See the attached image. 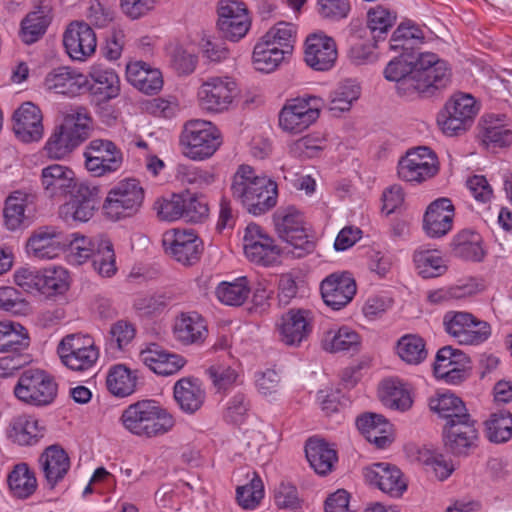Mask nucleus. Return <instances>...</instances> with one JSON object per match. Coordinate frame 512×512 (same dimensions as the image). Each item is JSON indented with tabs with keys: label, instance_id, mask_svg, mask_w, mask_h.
<instances>
[{
	"label": "nucleus",
	"instance_id": "nucleus-21",
	"mask_svg": "<svg viewBox=\"0 0 512 512\" xmlns=\"http://www.w3.org/2000/svg\"><path fill=\"white\" fill-rule=\"evenodd\" d=\"M305 62L316 71L330 70L337 59L335 41L326 35L313 34L305 42Z\"/></svg>",
	"mask_w": 512,
	"mask_h": 512
},
{
	"label": "nucleus",
	"instance_id": "nucleus-31",
	"mask_svg": "<svg viewBox=\"0 0 512 512\" xmlns=\"http://www.w3.org/2000/svg\"><path fill=\"white\" fill-rule=\"evenodd\" d=\"M126 74L131 85L145 94L157 93L163 86L161 72L142 61L128 64Z\"/></svg>",
	"mask_w": 512,
	"mask_h": 512
},
{
	"label": "nucleus",
	"instance_id": "nucleus-19",
	"mask_svg": "<svg viewBox=\"0 0 512 512\" xmlns=\"http://www.w3.org/2000/svg\"><path fill=\"white\" fill-rule=\"evenodd\" d=\"M80 184L74 171L67 166L52 164L42 169L41 185L47 198L62 200Z\"/></svg>",
	"mask_w": 512,
	"mask_h": 512
},
{
	"label": "nucleus",
	"instance_id": "nucleus-6",
	"mask_svg": "<svg viewBox=\"0 0 512 512\" xmlns=\"http://www.w3.org/2000/svg\"><path fill=\"white\" fill-rule=\"evenodd\" d=\"M144 189L138 180L128 178L119 181L108 192L103 204L105 215L114 221L132 217L141 208Z\"/></svg>",
	"mask_w": 512,
	"mask_h": 512
},
{
	"label": "nucleus",
	"instance_id": "nucleus-57",
	"mask_svg": "<svg viewBox=\"0 0 512 512\" xmlns=\"http://www.w3.org/2000/svg\"><path fill=\"white\" fill-rule=\"evenodd\" d=\"M359 343V335L348 327H341L335 332L329 331L323 340L324 349L330 352L350 350Z\"/></svg>",
	"mask_w": 512,
	"mask_h": 512
},
{
	"label": "nucleus",
	"instance_id": "nucleus-10",
	"mask_svg": "<svg viewBox=\"0 0 512 512\" xmlns=\"http://www.w3.org/2000/svg\"><path fill=\"white\" fill-rule=\"evenodd\" d=\"M322 100L316 96H303L287 100L279 113L280 128L299 134L312 125L320 115Z\"/></svg>",
	"mask_w": 512,
	"mask_h": 512
},
{
	"label": "nucleus",
	"instance_id": "nucleus-4",
	"mask_svg": "<svg viewBox=\"0 0 512 512\" xmlns=\"http://www.w3.org/2000/svg\"><path fill=\"white\" fill-rule=\"evenodd\" d=\"M276 233L289 244V251L294 257L301 258L315 249L313 237L307 233L302 214L294 207L278 209L273 215Z\"/></svg>",
	"mask_w": 512,
	"mask_h": 512
},
{
	"label": "nucleus",
	"instance_id": "nucleus-49",
	"mask_svg": "<svg viewBox=\"0 0 512 512\" xmlns=\"http://www.w3.org/2000/svg\"><path fill=\"white\" fill-rule=\"evenodd\" d=\"M397 354L407 364L418 365L427 357L425 342L418 335H404L397 342Z\"/></svg>",
	"mask_w": 512,
	"mask_h": 512
},
{
	"label": "nucleus",
	"instance_id": "nucleus-8",
	"mask_svg": "<svg viewBox=\"0 0 512 512\" xmlns=\"http://www.w3.org/2000/svg\"><path fill=\"white\" fill-rule=\"evenodd\" d=\"M54 378L44 370L28 369L19 377L14 394L20 401L33 406L51 404L57 396Z\"/></svg>",
	"mask_w": 512,
	"mask_h": 512
},
{
	"label": "nucleus",
	"instance_id": "nucleus-1",
	"mask_svg": "<svg viewBox=\"0 0 512 512\" xmlns=\"http://www.w3.org/2000/svg\"><path fill=\"white\" fill-rule=\"evenodd\" d=\"M230 190L234 200L255 216L265 214L277 203V183L247 164L237 168Z\"/></svg>",
	"mask_w": 512,
	"mask_h": 512
},
{
	"label": "nucleus",
	"instance_id": "nucleus-36",
	"mask_svg": "<svg viewBox=\"0 0 512 512\" xmlns=\"http://www.w3.org/2000/svg\"><path fill=\"white\" fill-rule=\"evenodd\" d=\"M174 398L181 410L193 414L205 401V391L197 379L182 378L174 385Z\"/></svg>",
	"mask_w": 512,
	"mask_h": 512
},
{
	"label": "nucleus",
	"instance_id": "nucleus-11",
	"mask_svg": "<svg viewBox=\"0 0 512 512\" xmlns=\"http://www.w3.org/2000/svg\"><path fill=\"white\" fill-rule=\"evenodd\" d=\"M237 95V83L230 77H210L198 91L201 108L214 113L228 110Z\"/></svg>",
	"mask_w": 512,
	"mask_h": 512
},
{
	"label": "nucleus",
	"instance_id": "nucleus-38",
	"mask_svg": "<svg viewBox=\"0 0 512 512\" xmlns=\"http://www.w3.org/2000/svg\"><path fill=\"white\" fill-rule=\"evenodd\" d=\"M89 75L92 83L88 80V87L85 90L98 95L102 101L111 100L119 95L120 79L113 70L92 67Z\"/></svg>",
	"mask_w": 512,
	"mask_h": 512
},
{
	"label": "nucleus",
	"instance_id": "nucleus-64",
	"mask_svg": "<svg viewBox=\"0 0 512 512\" xmlns=\"http://www.w3.org/2000/svg\"><path fill=\"white\" fill-rule=\"evenodd\" d=\"M185 198L180 195H172L170 199H163L155 203V209L161 220L174 221L183 218Z\"/></svg>",
	"mask_w": 512,
	"mask_h": 512
},
{
	"label": "nucleus",
	"instance_id": "nucleus-26",
	"mask_svg": "<svg viewBox=\"0 0 512 512\" xmlns=\"http://www.w3.org/2000/svg\"><path fill=\"white\" fill-rule=\"evenodd\" d=\"M310 311L290 309L277 324L279 337L287 346H298L310 333Z\"/></svg>",
	"mask_w": 512,
	"mask_h": 512
},
{
	"label": "nucleus",
	"instance_id": "nucleus-54",
	"mask_svg": "<svg viewBox=\"0 0 512 512\" xmlns=\"http://www.w3.org/2000/svg\"><path fill=\"white\" fill-rule=\"evenodd\" d=\"M61 125L77 147L89 137L91 118L85 109H79L67 114Z\"/></svg>",
	"mask_w": 512,
	"mask_h": 512
},
{
	"label": "nucleus",
	"instance_id": "nucleus-34",
	"mask_svg": "<svg viewBox=\"0 0 512 512\" xmlns=\"http://www.w3.org/2000/svg\"><path fill=\"white\" fill-rule=\"evenodd\" d=\"M383 405L391 410L405 412L412 407L413 399L409 387L399 379H386L379 387Z\"/></svg>",
	"mask_w": 512,
	"mask_h": 512
},
{
	"label": "nucleus",
	"instance_id": "nucleus-23",
	"mask_svg": "<svg viewBox=\"0 0 512 512\" xmlns=\"http://www.w3.org/2000/svg\"><path fill=\"white\" fill-rule=\"evenodd\" d=\"M356 293V283L349 273L331 274L321 283L324 302L334 310L346 306Z\"/></svg>",
	"mask_w": 512,
	"mask_h": 512
},
{
	"label": "nucleus",
	"instance_id": "nucleus-22",
	"mask_svg": "<svg viewBox=\"0 0 512 512\" xmlns=\"http://www.w3.org/2000/svg\"><path fill=\"white\" fill-rule=\"evenodd\" d=\"M42 113L32 102L23 103L13 113V131L23 142L38 141L43 136Z\"/></svg>",
	"mask_w": 512,
	"mask_h": 512
},
{
	"label": "nucleus",
	"instance_id": "nucleus-20",
	"mask_svg": "<svg viewBox=\"0 0 512 512\" xmlns=\"http://www.w3.org/2000/svg\"><path fill=\"white\" fill-rule=\"evenodd\" d=\"M63 44L71 58L82 61L95 52L97 40L88 24L73 22L64 32Z\"/></svg>",
	"mask_w": 512,
	"mask_h": 512
},
{
	"label": "nucleus",
	"instance_id": "nucleus-17",
	"mask_svg": "<svg viewBox=\"0 0 512 512\" xmlns=\"http://www.w3.org/2000/svg\"><path fill=\"white\" fill-rule=\"evenodd\" d=\"M243 240L245 255L251 262L270 266L278 261L280 248L274 244L270 236L262 232L260 226L248 225Z\"/></svg>",
	"mask_w": 512,
	"mask_h": 512
},
{
	"label": "nucleus",
	"instance_id": "nucleus-28",
	"mask_svg": "<svg viewBox=\"0 0 512 512\" xmlns=\"http://www.w3.org/2000/svg\"><path fill=\"white\" fill-rule=\"evenodd\" d=\"M45 86L56 93L74 96L88 87V77L69 67H58L47 74Z\"/></svg>",
	"mask_w": 512,
	"mask_h": 512
},
{
	"label": "nucleus",
	"instance_id": "nucleus-12",
	"mask_svg": "<svg viewBox=\"0 0 512 512\" xmlns=\"http://www.w3.org/2000/svg\"><path fill=\"white\" fill-rule=\"evenodd\" d=\"M443 446L454 457H468L477 448L479 431L473 418L458 423L445 424L442 430Z\"/></svg>",
	"mask_w": 512,
	"mask_h": 512
},
{
	"label": "nucleus",
	"instance_id": "nucleus-50",
	"mask_svg": "<svg viewBox=\"0 0 512 512\" xmlns=\"http://www.w3.org/2000/svg\"><path fill=\"white\" fill-rule=\"evenodd\" d=\"M94 270L102 277H111L116 271V259L113 245L108 239H98L92 255Z\"/></svg>",
	"mask_w": 512,
	"mask_h": 512
},
{
	"label": "nucleus",
	"instance_id": "nucleus-63",
	"mask_svg": "<svg viewBox=\"0 0 512 512\" xmlns=\"http://www.w3.org/2000/svg\"><path fill=\"white\" fill-rule=\"evenodd\" d=\"M67 272L62 268L45 269L43 271V281L41 293L62 294L68 289Z\"/></svg>",
	"mask_w": 512,
	"mask_h": 512
},
{
	"label": "nucleus",
	"instance_id": "nucleus-32",
	"mask_svg": "<svg viewBox=\"0 0 512 512\" xmlns=\"http://www.w3.org/2000/svg\"><path fill=\"white\" fill-rule=\"evenodd\" d=\"M207 329L202 317L196 313H181L174 322L173 334L184 345L197 344L206 337Z\"/></svg>",
	"mask_w": 512,
	"mask_h": 512
},
{
	"label": "nucleus",
	"instance_id": "nucleus-14",
	"mask_svg": "<svg viewBox=\"0 0 512 512\" xmlns=\"http://www.w3.org/2000/svg\"><path fill=\"white\" fill-rule=\"evenodd\" d=\"M217 11V27L223 38L237 42L247 34L251 19L244 3L236 0H221Z\"/></svg>",
	"mask_w": 512,
	"mask_h": 512
},
{
	"label": "nucleus",
	"instance_id": "nucleus-40",
	"mask_svg": "<svg viewBox=\"0 0 512 512\" xmlns=\"http://www.w3.org/2000/svg\"><path fill=\"white\" fill-rule=\"evenodd\" d=\"M305 454L310 466L319 475L330 473L337 461L336 451L320 439L310 438L305 446Z\"/></svg>",
	"mask_w": 512,
	"mask_h": 512
},
{
	"label": "nucleus",
	"instance_id": "nucleus-56",
	"mask_svg": "<svg viewBox=\"0 0 512 512\" xmlns=\"http://www.w3.org/2000/svg\"><path fill=\"white\" fill-rule=\"evenodd\" d=\"M360 96V87L351 81L341 84L332 94L329 110L335 115L349 111L352 103Z\"/></svg>",
	"mask_w": 512,
	"mask_h": 512
},
{
	"label": "nucleus",
	"instance_id": "nucleus-5",
	"mask_svg": "<svg viewBox=\"0 0 512 512\" xmlns=\"http://www.w3.org/2000/svg\"><path fill=\"white\" fill-rule=\"evenodd\" d=\"M414 69L415 97H431L451 83L452 71L436 54L425 52L417 56Z\"/></svg>",
	"mask_w": 512,
	"mask_h": 512
},
{
	"label": "nucleus",
	"instance_id": "nucleus-43",
	"mask_svg": "<svg viewBox=\"0 0 512 512\" xmlns=\"http://www.w3.org/2000/svg\"><path fill=\"white\" fill-rule=\"evenodd\" d=\"M452 252L456 257L467 261H482L485 251L482 247V237L471 230H462L451 243Z\"/></svg>",
	"mask_w": 512,
	"mask_h": 512
},
{
	"label": "nucleus",
	"instance_id": "nucleus-58",
	"mask_svg": "<svg viewBox=\"0 0 512 512\" xmlns=\"http://www.w3.org/2000/svg\"><path fill=\"white\" fill-rule=\"evenodd\" d=\"M438 172V167H430L423 165V163H416L408 160L407 157H402L398 163V176L407 182L421 183L427 179L435 176Z\"/></svg>",
	"mask_w": 512,
	"mask_h": 512
},
{
	"label": "nucleus",
	"instance_id": "nucleus-59",
	"mask_svg": "<svg viewBox=\"0 0 512 512\" xmlns=\"http://www.w3.org/2000/svg\"><path fill=\"white\" fill-rule=\"evenodd\" d=\"M469 357L458 349L444 346L438 350L434 363V374L445 372L451 368L469 367Z\"/></svg>",
	"mask_w": 512,
	"mask_h": 512
},
{
	"label": "nucleus",
	"instance_id": "nucleus-15",
	"mask_svg": "<svg viewBox=\"0 0 512 512\" xmlns=\"http://www.w3.org/2000/svg\"><path fill=\"white\" fill-rule=\"evenodd\" d=\"M85 167L94 176L100 177L120 169L123 156L110 140L94 139L84 151Z\"/></svg>",
	"mask_w": 512,
	"mask_h": 512
},
{
	"label": "nucleus",
	"instance_id": "nucleus-37",
	"mask_svg": "<svg viewBox=\"0 0 512 512\" xmlns=\"http://www.w3.org/2000/svg\"><path fill=\"white\" fill-rule=\"evenodd\" d=\"M34 204V196L22 191H14L5 202L4 219L9 230H17L28 220L26 211Z\"/></svg>",
	"mask_w": 512,
	"mask_h": 512
},
{
	"label": "nucleus",
	"instance_id": "nucleus-45",
	"mask_svg": "<svg viewBox=\"0 0 512 512\" xmlns=\"http://www.w3.org/2000/svg\"><path fill=\"white\" fill-rule=\"evenodd\" d=\"M106 383L113 395L126 397L135 391L137 376L126 366L116 365L110 369Z\"/></svg>",
	"mask_w": 512,
	"mask_h": 512
},
{
	"label": "nucleus",
	"instance_id": "nucleus-44",
	"mask_svg": "<svg viewBox=\"0 0 512 512\" xmlns=\"http://www.w3.org/2000/svg\"><path fill=\"white\" fill-rule=\"evenodd\" d=\"M289 57L279 47L273 46L262 37L253 50V64L256 70L270 73Z\"/></svg>",
	"mask_w": 512,
	"mask_h": 512
},
{
	"label": "nucleus",
	"instance_id": "nucleus-41",
	"mask_svg": "<svg viewBox=\"0 0 512 512\" xmlns=\"http://www.w3.org/2000/svg\"><path fill=\"white\" fill-rule=\"evenodd\" d=\"M479 137L487 149L508 147L512 143V130L493 116L485 117L480 122Z\"/></svg>",
	"mask_w": 512,
	"mask_h": 512
},
{
	"label": "nucleus",
	"instance_id": "nucleus-35",
	"mask_svg": "<svg viewBox=\"0 0 512 512\" xmlns=\"http://www.w3.org/2000/svg\"><path fill=\"white\" fill-rule=\"evenodd\" d=\"M30 337L27 329L19 323L0 322V352L30 354Z\"/></svg>",
	"mask_w": 512,
	"mask_h": 512
},
{
	"label": "nucleus",
	"instance_id": "nucleus-2",
	"mask_svg": "<svg viewBox=\"0 0 512 512\" xmlns=\"http://www.w3.org/2000/svg\"><path fill=\"white\" fill-rule=\"evenodd\" d=\"M123 427L138 437L155 438L170 432L174 417L153 400H140L130 404L120 417Z\"/></svg>",
	"mask_w": 512,
	"mask_h": 512
},
{
	"label": "nucleus",
	"instance_id": "nucleus-29",
	"mask_svg": "<svg viewBox=\"0 0 512 512\" xmlns=\"http://www.w3.org/2000/svg\"><path fill=\"white\" fill-rule=\"evenodd\" d=\"M139 357L150 370L163 376L173 375L185 365L182 356L169 353L155 343L142 350Z\"/></svg>",
	"mask_w": 512,
	"mask_h": 512
},
{
	"label": "nucleus",
	"instance_id": "nucleus-48",
	"mask_svg": "<svg viewBox=\"0 0 512 512\" xmlns=\"http://www.w3.org/2000/svg\"><path fill=\"white\" fill-rule=\"evenodd\" d=\"M250 294L246 277L233 282H221L216 288V296L220 302L229 306H241Z\"/></svg>",
	"mask_w": 512,
	"mask_h": 512
},
{
	"label": "nucleus",
	"instance_id": "nucleus-27",
	"mask_svg": "<svg viewBox=\"0 0 512 512\" xmlns=\"http://www.w3.org/2000/svg\"><path fill=\"white\" fill-rule=\"evenodd\" d=\"M65 245L62 232L54 227H42L29 237L27 251L40 260L53 259L59 255Z\"/></svg>",
	"mask_w": 512,
	"mask_h": 512
},
{
	"label": "nucleus",
	"instance_id": "nucleus-60",
	"mask_svg": "<svg viewBox=\"0 0 512 512\" xmlns=\"http://www.w3.org/2000/svg\"><path fill=\"white\" fill-rule=\"evenodd\" d=\"M263 495V483L255 473L248 484L238 486L236 490L237 501L245 509L255 508L263 498Z\"/></svg>",
	"mask_w": 512,
	"mask_h": 512
},
{
	"label": "nucleus",
	"instance_id": "nucleus-33",
	"mask_svg": "<svg viewBox=\"0 0 512 512\" xmlns=\"http://www.w3.org/2000/svg\"><path fill=\"white\" fill-rule=\"evenodd\" d=\"M359 431L377 448H385L391 443L390 424L380 414L366 413L357 418Z\"/></svg>",
	"mask_w": 512,
	"mask_h": 512
},
{
	"label": "nucleus",
	"instance_id": "nucleus-51",
	"mask_svg": "<svg viewBox=\"0 0 512 512\" xmlns=\"http://www.w3.org/2000/svg\"><path fill=\"white\" fill-rule=\"evenodd\" d=\"M485 426L487 438L491 442H506L512 437V414L507 410L492 413Z\"/></svg>",
	"mask_w": 512,
	"mask_h": 512
},
{
	"label": "nucleus",
	"instance_id": "nucleus-46",
	"mask_svg": "<svg viewBox=\"0 0 512 512\" xmlns=\"http://www.w3.org/2000/svg\"><path fill=\"white\" fill-rule=\"evenodd\" d=\"M8 485L18 498H27L34 493L37 481L26 463L17 464L8 475Z\"/></svg>",
	"mask_w": 512,
	"mask_h": 512
},
{
	"label": "nucleus",
	"instance_id": "nucleus-62",
	"mask_svg": "<svg viewBox=\"0 0 512 512\" xmlns=\"http://www.w3.org/2000/svg\"><path fill=\"white\" fill-rule=\"evenodd\" d=\"M207 374L217 391H226L236 383L238 373L231 366L217 363L207 369Z\"/></svg>",
	"mask_w": 512,
	"mask_h": 512
},
{
	"label": "nucleus",
	"instance_id": "nucleus-53",
	"mask_svg": "<svg viewBox=\"0 0 512 512\" xmlns=\"http://www.w3.org/2000/svg\"><path fill=\"white\" fill-rule=\"evenodd\" d=\"M297 29L295 25L287 22H279L270 28L262 38L279 47L288 56L292 55L294 43L296 41Z\"/></svg>",
	"mask_w": 512,
	"mask_h": 512
},
{
	"label": "nucleus",
	"instance_id": "nucleus-7",
	"mask_svg": "<svg viewBox=\"0 0 512 512\" xmlns=\"http://www.w3.org/2000/svg\"><path fill=\"white\" fill-rule=\"evenodd\" d=\"M478 110L476 100L472 95L455 93L439 112L437 123L444 134L456 136L471 127Z\"/></svg>",
	"mask_w": 512,
	"mask_h": 512
},
{
	"label": "nucleus",
	"instance_id": "nucleus-61",
	"mask_svg": "<svg viewBox=\"0 0 512 512\" xmlns=\"http://www.w3.org/2000/svg\"><path fill=\"white\" fill-rule=\"evenodd\" d=\"M45 148L51 158L61 159L75 149L76 145L62 125H60L49 138Z\"/></svg>",
	"mask_w": 512,
	"mask_h": 512
},
{
	"label": "nucleus",
	"instance_id": "nucleus-25",
	"mask_svg": "<svg viewBox=\"0 0 512 512\" xmlns=\"http://www.w3.org/2000/svg\"><path fill=\"white\" fill-rule=\"evenodd\" d=\"M366 481L377 486L384 493L399 497L407 488L401 471L388 463H375L364 470Z\"/></svg>",
	"mask_w": 512,
	"mask_h": 512
},
{
	"label": "nucleus",
	"instance_id": "nucleus-39",
	"mask_svg": "<svg viewBox=\"0 0 512 512\" xmlns=\"http://www.w3.org/2000/svg\"><path fill=\"white\" fill-rule=\"evenodd\" d=\"M51 20V9L48 6H41L28 13L21 21V40L27 45L37 42L45 34Z\"/></svg>",
	"mask_w": 512,
	"mask_h": 512
},
{
	"label": "nucleus",
	"instance_id": "nucleus-30",
	"mask_svg": "<svg viewBox=\"0 0 512 512\" xmlns=\"http://www.w3.org/2000/svg\"><path fill=\"white\" fill-rule=\"evenodd\" d=\"M39 464L47 484L54 488L69 471L70 459L59 445H51L41 454Z\"/></svg>",
	"mask_w": 512,
	"mask_h": 512
},
{
	"label": "nucleus",
	"instance_id": "nucleus-24",
	"mask_svg": "<svg viewBox=\"0 0 512 512\" xmlns=\"http://www.w3.org/2000/svg\"><path fill=\"white\" fill-rule=\"evenodd\" d=\"M454 206L449 198H439L428 207L423 218V228L432 238L446 235L452 228Z\"/></svg>",
	"mask_w": 512,
	"mask_h": 512
},
{
	"label": "nucleus",
	"instance_id": "nucleus-42",
	"mask_svg": "<svg viewBox=\"0 0 512 512\" xmlns=\"http://www.w3.org/2000/svg\"><path fill=\"white\" fill-rule=\"evenodd\" d=\"M430 409L446 420L445 424L458 423L472 418L464 402L454 394H442L430 399Z\"/></svg>",
	"mask_w": 512,
	"mask_h": 512
},
{
	"label": "nucleus",
	"instance_id": "nucleus-55",
	"mask_svg": "<svg viewBox=\"0 0 512 512\" xmlns=\"http://www.w3.org/2000/svg\"><path fill=\"white\" fill-rule=\"evenodd\" d=\"M416 269L423 278L442 276L447 271L446 261L433 251H420L414 255Z\"/></svg>",
	"mask_w": 512,
	"mask_h": 512
},
{
	"label": "nucleus",
	"instance_id": "nucleus-9",
	"mask_svg": "<svg viewBox=\"0 0 512 512\" xmlns=\"http://www.w3.org/2000/svg\"><path fill=\"white\" fill-rule=\"evenodd\" d=\"M57 353L64 366L73 371H86L99 358L94 339L88 334L74 333L64 336L57 346Z\"/></svg>",
	"mask_w": 512,
	"mask_h": 512
},
{
	"label": "nucleus",
	"instance_id": "nucleus-13",
	"mask_svg": "<svg viewBox=\"0 0 512 512\" xmlns=\"http://www.w3.org/2000/svg\"><path fill=\"white\" fill-rule=\"evenodd\" d=\"M97 186L82 181L70 194V200L59 207V216L66 222H87L100 203Z\"/></svg>",
	"mask_w": 512,
	"mask_h": 512
},
{
	"label": "nucleus",
	"instance_id": "nucleus-16",
	"mask_svg": "<svg viewBox=\"0 0 512 512\" xmlns=\"http://www.w3.org/2000/svg\"><path fill=\"white\" fill-rule=\"evenodd\" d=\"M165 252L183 265L197 262L202 253V241L192 230L171 229L163 234Z\"/></svg>",
	"mask_w": 512,
	"mask_h": 512
},
{
	"label": "nucleus",
	"instance_id": "nucleus-47",
	"mask_svg": "<svg viewBox=\"0 0 512 512\" xmlns=\"http://www.w3.org/2000/svg\"><path fill=\"white\" fill-rule=\"evenodd\" d=\"M8 435L19 445H31L42 436L37 420L26 415H20L11 421Z\"/></svg>",
	"mask_w": 512,
	"mask_h": 512
},
{
	"label": "nucleus",
	"instance_id": "nucleus-18",
	"mask_svg": "<svg viewBox=\"0 0 512 512\" xmlns=\"http://www.w3.org/2000/svg\"><path fill=\"white\" fill-rule=\"evenodd\" d=\"M417 56L414 53H401L385 67V78L396 83V91L402 97L415 98L414 69L418 62Z\"/></svg>",
	"mask_w": 512,
	"mask_h": 512
},
{
	"label": "nucleus",
	"instance_id": "nucleus-52",
	"mask_svg": "<svg viewBox=\"0 0 512 512\" xmlns=\"http://www.w3.org/2000/svg\"><path fill=\"white\" fill-rule=\"evenodd\" d=\"M396 14L388 8L377 5L367 12V27L375 42L386 35L396 22Z\"/></svg>",
	"mask_w": 512,
	"mask_h": 512
},
{
	"label": "nucleus",
	"instance_id": "nucleus-3",
	"mask_svg": "<svg viewBox=\"0 0 512 512\" xmlns=\"http://www.w3.org/2000/svg\"><path fill=\"white\" fill-rule=\"evenodd\" d=\"M179 142L182 153L192 160L211 157L222 143L218 128L200 119L189 120L184 124Z\"/></svg>",
	"mask_w": 512,
	"mask_h": 512
}]
</instances>
